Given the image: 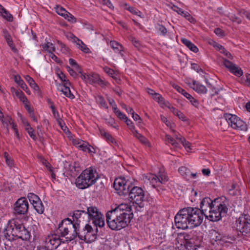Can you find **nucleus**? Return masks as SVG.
<instances>
[{"mask_svg": "<svg viewBox=\"0 0 250 250\" xmlns=\"http://www.w3.org/2000/svg\"><path fill=\"white\" fill-rule=\"evenodd\" d=\"M223 234H221L219 232H215V241H220V243L222 242V237H223Z\"/></svg>", "mask_w": 250, "mask_h": 250, "instance_id": "obj_62", "label": "nucleus"}, {"mask_svg": "<svg viewBox=\"0 0 250 250\" xmlns=\"http://www.w3.org/2000/svg\"><path fill=\"white\" fill-rule=\"evenodd\" d=\"M104 71L108 74L109 76L112 77L114 79L117 80L118 78H117L116 74V72L112 69L108 67H104Z\"/></svg>", "mask_w": 250, "mask_h": 250, "instance_id": "obj_39", "label": "nucleus"}, {"mask_svg": "<svg viewBox=\"0 0 250 250\" xmlns=\"http://www.w3.org/2000/svg\"><path fill=\"white\" fill-rule=\"evenodd\" d=\"M50 108L52 110V112L53 114V116H54V118L56 119V120L57 121L58 120L61 119V118H60L59 113L58 111L56 109V108H55V106H54V105L52 104L50 106Z\"/></svg>", "mask_w": 250, "mask_h": 250, "instance_id": "obj_48", "label": "nucleus"}, {"mask_svg": "<svg viewBox=\"0 0 250 250\" xmlns=\"http://www.w3.org/2000/svg\"><path fill=\"white\" fill-rule=\"evenodd\" d=\"M67 16H63V17L67 20L68 21H71V22H76V18L71 14H70V15H67Z\"/></svg>", "mask_w": 250, "mask_h": 250, "instance_id": "obj_60", "label": "nucleus"}, {"mask_svg": "<svg viewBox=\"0 0 250 250\" xmlns=\"http://www.w3.org/2000/svg\"><path fill=\"white\" fill-rule=\"evenodd\" d=\"M196 238L190 237V235L187 233H180L178 235L176 239L178 243L181 245H184L185 248L188 250H196L197 248L200 247V245L195 243V240Z\"/></svg>", "mask_w": 250, "mask_h": 250, "instance_id": "obj_9", "label": "nucleus"}, {"mask_svg": "<svg viewBox=\"0 0 250 250\" xmlns=\"http://www.w3.org/2000/svg\"><path fill=\"white\" fill-rule=\"evenodd\" d=\"M58 90L62 91L65 96L71 99L74 98V96L71 93L69 87L59 86Z\"/></svg>", "mask_w": 250, "mask_h": 250, "instance_id": "obj_26", "label": "nucleus"}, {"mask_svg": "<svg viewBox=\"0 0 250 250\" xmlns=\"http://www.w3.org/2000/svg\"><path fill=\"white\" fill-rule=\"evenodd\" d=\"M4 157L6 163L7 165L10 168H12L14 167V160L11 158V157L9 155L8 153L6 152H4Z\"/></svg>", "mask_w": 250, "mask_h": 250, "instance_id": "obj_33", "label": "nucleus"}, {"mask_svg": "<svg viewBox=\"0 0 250 250\" xmlns=\"http://www.w3.org/2000/svg\"><path fill=\"white\" fill-rule=\"evenodd\" d=\"M236 229L244 236L250 235V216L249 214L241 215L236 221Z\"/></svg>", "mask_w": 250, "mask_h": 250, "instance_id": "obj_8", "label": "nucleus"}, {"mask_svg": "<svg viewBox=\"0 0 250 250\" xmlns=\"http://www.w3.org/2000/svg\"><path fill=\"white\" fill-rule=\"evenodd\" d=\"M224 117L227 121L229 125L233 128V125L236 124V119H238L239 117L235 115L230 114L229 113H226L224 115Z\"/></svg>", "mask_w": 250, "mask_h": 250, "instance_id": "obj_22", "label": "nucleus"}, {"mask_svg": "<svg viewBox=\"0 0 250 250\" xmlns=\"http://www.w3.org/2000/svg\"><path fill=\"white\" fill-rule=\"evenodd\" d=\"M191 68L196 71L197 72L200 71L203 72V69L200 67V66L196 63L191 64Z\"/></svg>", "mask_w": 250, "mask_h": 250, "instance_id": "obj_59", "label": "nucleus"}, {"mask_svg": "<svg viewBox=\"0 0 250 250\" xmlns=\"http://www.w3.org/2000/svg\"><path fill=\"white\" fill-rule=\"evenodd\" d=\"M236 124H235V125H233V128L242 131H246L247 130V125L240 118H239L238 119H236Z\"/></svg>", "mask_w": 250, "mask_h": 250, "instance_id": "obj_21", "label": "nucleus"}, {"mask_svg": "<svg viewBox=\"0 0 250 250\" xmlns=\"http://www.w3.org/2000/svg\"><path fill=\"white\" fill-rule=\"evenodd\" d=\"M79 144L80 145L78 146V147L84 152H87L89 153H95V148L88 144L83 141H81ZM79 144V143L78 144Z\"/></svg>", "mask_w": 250, "mask_h": 250, "instance_id": "obj_18", "label": "nucleus"}, {"mask_svg": "<svg viewBox=\"0 0 250 250\" xmlns=\"http://www.w3.org/2000/svg\"><path fill=\"white\" fill-rule=\"evenodd\" d=\"M57 121L62 130L65 131L66 129L67 128V126L65 125L62 119L58 120Z\"/></svg>", "mask_w": 250, "mask_h": 250, "instance_id": "obj_56", "label": "nucleus"}, {"mask_svg": "<svg viewBox=\"0 0 250 250\" xmlns=\"http://www.w3.org/2000/svg\"><path fill=\"white\" fill-rule=\"evenodd\" d=\"M95 99L96 102L98 104H100L103 107L106 109L108 108L107 104L106 103V102L103 96L101 95H97V96H95Z\"/></svg>", "mask_w": 250, "mask_h": 250, "instance_id": "obj_36", "label": "nucleus"}, {"mask_svg": "<svg viewBox=\"0 0 250 250\" xmlns=\"http://www.w3.org/2000/svg\"><path fill=\"white\" fill-rule=\"evenodd\" d=\"M56 12L60 15L63 16H67L70 15V13L67 12L64 8L61 6H57L56 8Z\"/></svg>", "mask_w": 250, "mask_h": 250, "instance_id": "obj_41", "label": "nucleus"}, {"mask_svg": "<svg viewBox=\"0 0 250 250\" xmlns=\"http://www.w3.org/2000/svg\"><path fill=\"white\" fill-rule=\"evenodd\" d=\"M18 115L20 117V120L21 121L22 124L25 126V128L26 127H28V126H30V124L28 123V122L27 121V120L24 117H23L21 113H18Z\"/></svg>", "mask_w": 250, "mask_h": 250, "instance_id": "obj_51", "label": "nucleus"}, {"mask_svg": "<svg viewBox=\"0 0 250 250\" xmlns=\"http://www.w3.org/2000/svg\"><path fill=\"white\" fill-rule=\"evenodd\" d=\"M228 17L232 22H235L238 24H240L242 22V20L234 14L229 15L228 16Z\"/></svg>", "mask_w": 250, "mask_h": 250, "instance_id": "obj_47", "label": "nucleus"}, {"mask_svg": "<svg viewBox=\"0 0 250 250\" xmlns=\"http://www.w3.org/2000/svg\"><path fill=\"white\" fill-rule=\"evenodd\" d=\"M133 218L130 206L122 204L106 213V223L112 230H119L127 227Z\"/></svg>", "mask_w": 250, "mask_h": 250, "instance_id": "obj_3", "label": "nucleus"}, {"mask_svg": "<svg viewBox=\"0 0 250 250\" xmlns=\"http://www.w3.org/2000/svg\"><path fill=\"white\" fill-rule=\"evenodd\" d=\"M228 211L227 205L221 202L220 199H214V205L206 215V218L212 222H217L226 216Z\"/></svg>", "mask_w": 250, "mask_h": 250, "instance_id": "obj_5", "label": "nucleus"}, {"mask_svg": "<svg viewBox=\"0 0 250 250\" xmlns=\"http://www.w3.org/2000/svg\"><path fill=\"white\" fill-rule=\"evenodd\" d=\"M116 115L119 118H120L121 120H123L124 121L127 119V118L126 116L121 111H119L118 112V113H117Z\"/></svg>", "mask_w": 250, "mask_h": 250, "instance_id": "obj_58", "label": "nucleus"}, {"mask_svg": "<svg viewBox=\"0 0 250 250\" xmlns=\"http://www.w3.org/2000/svg\"><path fill=\"white\" fill-rule=\"evenodd\" d=\"M176 115L180 119H181L182 121L186 120V117L185 115L180 111H176Z\"/></svg>", "mask_w": 250, "mask_h": 250, "instance_id": "obj_64", "label": "nucleus"}, {"mask_svg": "<svg viewBox=\"0 0 250 250\" xmlns=\"http://www.w3.org/2000/svg\"><path fill=\"white\" fill-rule=\"evenodd\" d=\"M19 234H20L17 238H20L22 240H28L30 238V233L25 228L24 226H23Z\"/></svg>", "mask_w": 250, "mask_h": 250, "instance_id": "obj_25", "label": "nucleus"}, {"mask_svg": "<svg viewBox=\"0 0 250 250\" xmlns=\"http://www.w3.org/2000/svg\"><path fill=\"white\" fill-rule=\"evenodd\" d=\"M181 41L182 43L188 47L191 51L195 53H197L198 51V48L197 47L192 43L190 41L186 39H182Z\"/></svg>", "mask_w": 250, "mask_h": 250, "instance_id": "obj_24", "label": "nucleus"}, {"mask_svg": "<svg viewBox=\"0 0 250 250\" xmlns=\"http://www.w3.org/2000/svg\"><path fill=\"white\" fill-rule=\"evenodd\" d=\"M71 37L72 38H74V40L75 42L78 41L79 42H80L81 43H78L77 44L79 45V48L81 49L82 51L84 52V53H88L89 51V49L86 46V45L80 40H79L78 38L74 36L73 34L71 35Z\"/></svg>", "mask_w": 250, "mask_h": 250, "instance_id": "obj_27", "label": "nucleus"}, {"mask_svg": "<svg viewBox=\"0 0 250 250\" xmlns=\"http://www.w3.org/2000/svg\"><path fill=\"white\" fill-rule=\"evenodd\" d=\"M86 211L85 213L87 214L88 216V219L91 220L94 217H96L98 214L101 213L100 211L95 207L91 206L86 208Z\"/></svg>", "mask_w": 250, "mask_h": 250, "instance_id": "obj_19", "label": "nucleus"}, {"mask_svg": "<svg viewBox=\"0 0 250 250\" xmlns=\"http://www.w3.org/2000/svg\"><path fill=\"white\" fill-rule=\"evenodd\" d=\"M67 70L69 72V74L73 77L74 78H76L77 77V74L76 72L72 69L70 66H66Z\"/></svg>", "mask_w": 250, "mask_h": 250, "instance_id": "obj_55", "label": "nucleus"}, {"mask_svg": "<svg viewBox=\"0 0 250 250\" xmlns=\"http://www.w3.org/2000/svg\"><path fill=\"white\" fill-rule=\"evenodd\" d=\"M179 172L185 179H187L190 175V170L186 167H181L179 168Z\"/></svg>", "mask_w": 250, "mask_h": 250, "instance_id": "obj_30", "label": "nucleus"}, {"mask_svg": "<svg viewBox=\"0 0 250 250\" xmlns=\"http://www.w3.org/2000/svg\"><path fill=\"white\" fill-rule=\"evenodd\" d=\"M133 133L134 136L139 139L142 144H146L147 143V139L146 138L138 133L136 130H135Z\"/></svg>", "mask_w": 250, "mask_h": 250, "instance_id": "obj_42", "label": "nucleus"}, {"mask_svg": "<svg viewBox=\"0 0 250 250\" xmlns=\"http://www.w3.org/2000/svg\"><path fill=\"white\" fill-rule=\"evenodd\" d=\"M131 202L138 205L139 207L143 206V202L145 201L144 190L140 187L131 185L127 194Z\"/></svg>", "mask_w": 250, "mask_h": 250, "instance_id": "obj_7", "label": "nucleus"}, {"mask_svg": "<svg viewBox=\"0 0 250 250\" xmlns=\"http://www.w3.org/2000/svg\"><path fill=\"white\" fill-rule=\"evenodd\" d=\"M14 81L27 93H28L29 94H30V91H29L28 88L27 87L26 84L25 83L24 81L21 79V78L20 76H19V75L15 76Z\"/></svg>", "mask_w": 250, "mask_h": 250, "instance_id": "obj_23", "label": "nucleus"}, {"mask_svg": "<svg viewBox=\"0 0 250 250\" xmlns=\"http://www.w3.org/2000/svg\"><path fill=\"white\" fill-rule=\"evenodd\" d=\"M57 43L59 45L60 47L61 48V50L63 53H66L68 52V48L67 47L66 45L62 42L58 41Z\"/></svg>", "mask_w": 250, "mask_h": 250, "instance_id": "obj_52", "label": "nucleus"}, {"mask_svg": "<svg viewBox=\"0 0 250 250\" xmlns=\"http://www.w3.org/2000/svg\"><path fill=\"white\" fill-rule=\"evenodd\" d=\"M2 33L3 37L5 39L7 44L8 45L11 44V45L12 43H13V42L12 37L9 33L8 31L6 29H3Z\"/></svg>", "mask_w": 250, "mask_h": 250, "instance_id": "obj_35", "label": "nucleus"}, {"mask_svg": "<svg viewBox=\"0 0 250 250\" xmlns=\"http://www.w3.org/2000/svg\"><path fill=\"white\" fill-rule=\"evenodd\" d=\"M179 142H180L185 148H188L189 150H191L190 143L187 141L186 139L184 137H181L179 138Z\"/></svg>", "mask_w": 250, "mask_h": 250, "instance_id": "obj_44", "label": "nucleus"}, {"mask_svg": "<svg viewBox=\"0 0 250 250\" xmlns=\"http://www.w3.org/2000/svg\"><path fill=\"white\" fill-rule=\"evenodd\" d=\"M98 178L96 169L91 167L83 170L77 178L76 185L79 188L84 189L95 184Z\"/></svg>", "mask_w": 250, "mask_h": 250, "instance_id": "obj_4", "label": "nucleus"}, {"mask_svg": "<svg viewBox=\"0 0 250 250\" xmlns=\"http://www.w3.org/2000/svg\"><path fill=\"white\" fill-rule=\"evenodd\" d=\"M166 137H167V139L168 140V142L169 143L171 144V145L173 146H174V147H177L178 146V143L176 142L175 140L173 138L171 137L169 135H167Z\"/></svg>", "mask_w": 250, "mask_h": 250, "instance_id": "obj_54", "label": "nucleus"}, {"mask_svg": "<svg viewBox=\"0 0 250 250\" xmlns=\"http://www.w3.org/2000/svg\"><path fill=\"white\" fill-rule=\"evenodd\" d=\"M104 137L108 142L113 144L116 143L115 139L109 133L104 132Z\"/></svg>", "mask_w": 250, "mask_h": 250, "instance_id": "obj_46", "label": "nucleus"}, {"mask_svg": "<svg viewBox=\"0 0 250 250\" xmlns=\"http://www.w3.org/2000/svg\"><path fill=\"white\" fill-rule=\"evenodd\" d=\"M208 87L210 88L212 90V93L210 94L211 97L218 94V91L216 90V88L212 85L211 84H209Z\"/></svg>", "mask_w": 250, "mask_h": 250, "instance_id": "obj_63", "label": "nucleus"}, {"mask_svg": "<svg viewBox=\"0 0 250 250\" xmlns=\"http://www.w3.org/2000/svg\"><path fill=\"white\" fill-rule=\"evenodd\" d=\"M188 100L190 101L191 104L195 107H198L199 106V102L194 98L191 95L189 97Z\"/></svg>", "mask_w": 250, "mask_h": 250, "instance_id": "obj_53", "label": "nucleus"}, {"mask_svg": "<svg viewBox=\"0 0 250 250\" xmlns=\"http://www.w3.org/2000/svg\"><path fill=\"white\" fill-rule=\"evenodd\" d=\"M60 236L54 235L48 236L45 240V245L43 247L47 250H53L56 249L61 244L62 241Z\"/></svg>", "mask_w": 250, "mask_h": 250, "instance_id": "obj_13", "label": "nucleus"}, {"mask_svg": "<svg viewBox=\"0 0 250 250\" xmlns=\"http://www.w3.org/2000/svg\"><path fill=\"white\" fill-rule=\"evenodd\" d=\"M91 221L92 224L96 227L103 228L104 226V217L101 212L92 219Z\"/></svg>", "mask_w": 250, "mask_h": 250, "instance_id": "obj_15", "label": "nucleus"}, {"mask_svg": "<svg viewBox=\"0 0 250 250\" xmlns=\"http://www.w3.org/2000/svg\"><path fill=\"white\" fill-rule=\"evenodd\" d=\"M1 16L7 21H11L13 20V17L5 8L2 9V11L0 13Z\"/></svg>", "mask_w": 250, "mask_h": 250, "instance_id": "obj_40", "label": "nucleus"}, {"mask_svg": "<svg viewBox=\"0 0 250 250\" xmlns=\"http://www.w3.org/2000/svg\"><path fill=\"white\" fill-rule=\"evenodd\" d=\"M152 98L153 99V100L158 102L159 104H165L164 99L160 94L158 93H156L155 94H154V95L152 96Z\"/></svg>", "mask_w": 250, "mask_h": 250, "instance_id": "obj_43", "label": "nucleus"}, {"mask_svg": "<svg viewBox=\"0 0 250 250\" xmlns=\"http://www.w3.org/2000/svg\"><path fill=\"white\" fill-rule=\"evenodd\" d=\"M42 48L48 52V49L51 50V52L53 53V52L55 51V47L53 46V44L51 43L48 42L45 44L42 45Z\"/></svg>", "mask_w": 250, "mask_h": 250, "instance_id": "obj_45", "label": "nucleus"}, {"mask_svg": "<svg viewBox=\"0 0 250 250\" xmlns=\"http://www.w3.org/2000/svg\"><path fill=\"white\" fill-rule=\"evenodd\" d=\"M3 125L4 127H5L7 129V132H9L8 125H11V123L13 121L12 118L9 116H6L2 120L0 121Z\"/></svg>", "mask_w": 250, "mask_h": 250, "instance_id": "obj_32", "label": "nucleus"}, {"mask_svg": "<svg viewBox=\"0 0 250 250\" xmlns=\"http://www.w3.org/2000/svg\"><path fill=\"white\" fill-rule=\"evenodd\" d=\"M124 121L125 122L127 125L130 127V130L132 131H133V129H135V127L133 125V123H132V121L128 119V118H127V119L125 120Z\"/></svg>", "mask_w": 250, "mask_h": 250, "instance_id": "obj_57", "label": "nucleus"}, {"mask_svg": "<svg viewBox=\"0 0 250 250\" xmlns=\"http://www.w3.org/2000/svg\"><path fill=\"white\" fill-rule=\"evenodd\" d=\"M24 78L32 88H33L36 91L39 90V87L35 83V81L31 77H30L29 75H26Z\"/></svg>", "mask_w": 250, "mask_h": 250, "instance_id": "obj_29", "label": "nucleus"}, {"mask_svg": "<svg viewBox=\"0 0 250 250\" xmlns=\"http://www.w3.org/2000/svg\"><path fill=\"white\" fill-rule=\"evenodd\" d=\"M193 86L191 87L194 90L199 94H206L207 92L206 87L200 83L196 82L195 80L192 81Z\"/></svg>", "mask_w": 250, "mask_h": 250, "instance_id": "obj_16", "label": "nucleus"}, {"mask_svg": "<svg viewBox=\"0 0 250 250\" xmlns=\"http://www.w3.org/2000/svg\"><path fill=\"white\" fill-rule=\"evenodd\" d=\"M131 184L125 181V178H116L114 182L113 187L120 195H126L128 193Z\"/></svg>", "mask_w": 250, "mask_h": 250, "instance_id": "obj_10", "label": "nucleus"}, {"mask_svg": "<svg viewBox=\"0 0 250 250\" xmlns=\"http://www.w3.org/2000/svg\"><path fill=\"white\" fill-rule=\"evenodd\" d=\"M82 213H85V211L84 210H75L73 213V222H77L80 224V220L79 219L80 218Z\"/></svg>", "mask_w": 250, "mask_h": 250, "instance_id": "obj_37", "label": "nucleus"}, {"mask_svg": "<svg viewBox=\"0 0 250 250\" xmlns=\"http://www.w3.org/2000/svg\"><path fill=\"white\" fill-rule=\"evenodd\" d=\"M27 198L32 205L41 200L38 196L33 193H29Z\"/></svg>", "mask_w": 250, "mask_h": 250, "instance_id": "obj_34", "label": "nucleus"}, {"mask_svg": "<svg viewBox=\"0 0 250 250\" xmlns=\"http://www.w3.org/2000/svg\"><path fill=\"white\" fill-rule=\"evenodd\" d=\"M153 187L158 186L160 184H165L168 180V176L165 172H159V176L153 174H149L146 176Z\"/></svg>", "mask_w": 250, "mask_h": 250, "instance_id": "obj_12", "label": "nucleus"}, {"mask_svg": "<svg viewBox=\"0 0 250 250\" xmlns=\"http://www.w3.org/2000/svg\"><path fill=\"white\" fill-rule=\"evenodd\" d=\"M87 83L93 84L95 83H98L99 84L104 83V82L102 80L98 74L96 73L89 74L88 78Z\"/></svg>", "mask_w": 250, "mask_h": 250, "instance_id": "obj_17", "label": "nucleus"}, {"mask_svg": "<svg viewBox=\"0 0 250 250\" xmlns=\"http://www.w3.org/2000/svg\"><path fill=\"white\" fill-rule=\"evenodd\" d=\"M222 63L231 73L235 76L240 77L243 75V72L241 68L227 59L222 58Z\"/></svg>", "mask_w": 250, "mask_h": 250, "instance_id": "obj_14", "label": "nucleus"}, {"mask_svg": "<svg viewBox=\"0 0 250 250\" xmlns=\"http://www.w3.org/2000/svg\"><path fill=\"white\" fill-rule=\"evenodd\" d=\"M157 29L163 36H166L167 32V28L161 24H158Z\"/></svg>", "mask_w": 250, "mask_h": 250, "instance_id": "obj_50", "label": "nucleus"}, {"mask_svg": "<svg viewBox=\"0 0 250 250\" xmlns=\"http://www.w3.org/2000/svg\"><path fill=\"white\" fill-rule=\"evenodd\" d=\"M25 130L27 131L29 136L34 140L37 139L36 136L34 133V130L30 126L25 127Z\"/></svg>", "mask_w": 250, "mask_h": 250, "instance_id": "obj_49", "label": "nucleus"}, {"mask_svg": "<svg viewBox=\"0 0 250 250\" xmlns=\"http://www.w3.org/2000/svg\"><path fill=\"white\" fill-rule=\"evenodd\" d=\"M32 206L39 214H42L43 213L44 207L41 200L32 204Z\"/></svg>", "mask_w": 250, "mask_h": 250, "instance_id": "obj_28", "label": "nucleus"}, {"mask_svg": "<svg viewBox=\"0 0 250 250\" xmlns=\"http://www.w3.org/2000/svg\"><path fill=\"white\" fill-rule=\"evenodd\" d=\"M23 226V224L18 220L12 219L9 221L4 231V235L5 238L10 241L15 240L20 234L19 233Z\"/></svg>", "mask_w": 250, "mask_h": 250, "instance_id": "obj_6", "label": "nucleus"}, {"mask_svg": "<svg viewBox=\"0 0 250 250\" xmlns=\"http://www.w3.org/2000/svg\"><path fill=\"white\" fill-rule=\"evenodd\" d=\"M79 223L73 222L68 218L63 219L58 226V231L62 237H65V242H69L77 238L84 240L87 243H91L95 241L97 237L98 229H96V232L89 224L85 225L83 233L79 232Z\"/></svg>", "mask_w": 250, "mask_h": 250, "instance_id": "obj_2", "label": "nucleus"}, {"mask_svg": "<svg viewBox=\"0 0 250 250\" xmlns=\"http://www.w3.org/2000/svg\"><path fill=\"white\" fill-rule=\"evenodd\" d=\"M29 208V204L26 198H19L15 203L14 213L18 215L27 214Z\"/></svg>", "mask_w": 250, "mask_h": 250, "instance_id": "obj_11", "label": "nucleus"}, {"mask_svg": "<svg viewBox=\"0 0 250 250\" xmlns=\"http://www.w3.org/2000/svg\"><path fill=\"white\" fill-rule=\"evenodd\" d=\"M176 12L178 14L183 16L188 21L190 22L195 23L196 20L190 15V14L187 11H184L182 8L177 7Z\"/></svg>", "mask_w": 250, "mask_h": 250, "instance_id": "obj_20", "label": "nucleus"}, {"mask_svg": "<svg viewBox=\"0 0 250 250\" xmlns=\"http://www.w3.org/2000/svg\"><path fill=\"white\" fill-rule=\"evenodd\" d=\"M111 47L115 51H123L124 48L123 46L119 44L118 42L112 41L110 42Z\"/></svg>", "mask_w": 250, "mask_h": 250, "instance_id": "obj_38", "label": "nucleus"}, {"mask_svg": "<svg viewBox=\"0 0 250 250\" xmlns=\"http://www.w3.org/2000/svg\"><path fill=\"white\" fill-rule=\"evenodd\" d=\"M234 240L235 238L233 236L223 234L222 238V242L220 243V244L222 245L224 243H232Z\"/></svg>", "mask_w": 250, "mask_h": 250, "instance_id": "obj_31", "label": "nucleus"}, {"mask_svg": "<svg viewBox=\"0 0 250 250\" xmlns=\"http://www.w3.org/2000/svg\"><path fill=\"white\" fill-rule=\"evenodd\" d=\"M239 13L241 16H245L250 20V13L244 10H242L239 12Z\"/></svg>", "mask_w": 250, "mask_h": 250, "instance_id": "obj_61", "label": "nucleus"}, {"mask_svg": "<svg viewBox=\"0 0 250 250\" xmlns=\"http://www.w3.org/2000/svg\"><path fill=\"white\" fill-rule=\"evenodd\" d=\"M214 205V200L205 197L200 203V208L188 207L180 209L174 218L177 229H186L199 226Z\"/></svg>", "mask_w": 250, "mask_h": 250, "instance_id": "obj_1", "label": "nucleus"}]
</instances>
